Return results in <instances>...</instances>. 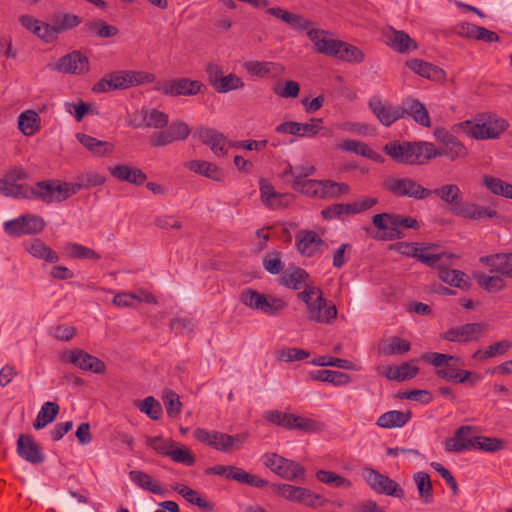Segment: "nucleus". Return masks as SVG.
Here are the masks:
<instances>
[{
  "label": "nucleus",
  "instance_id": "obj_16",
  "mask_svg": "<svg viewBox=\"0 0 512 512\" xmlns=\"http://www.w3.org/2000/svg\"><path fill=\"white\" fill-rule=\"evenodd\" d=\"M487 330L488 324L484 322L467 323L448 329L441 337L447 341L464 343L478 340Z\"/></svg>",
  "mask_w": 512,
  "mask_h": 512
},
{
  "label": "nucleus",
  "instance_id": "obj_15",
  "mask_svg": "<svg viewBox=\"0 0 512 512\" xmlns=\"http://www.w3.org/2000/svg\"><path fill=\"white\" fill-rule=\"evenodd\" d=\"M298 252L305 257L320 256L328 247L325 241L312 230H299L295 235Z\"/></svg>",
  "mask_w": 512,
  "mask_h": 512
},
{
  "label": "nucleus",
  "instance_id": "obj_4",
  "mask_svg": "<svg viewBox=\"0 0 512 512\" xmlns=\"http://www.w3.org/2000/svg\"><path fill=\"white\" fill-rule=\"evenodd\" d=\"M372 223L378 230L382 231L379 239L390 241L404 237L400 228H419V223L415 218L393 213L376 214L372 217Z\"/></svg>",
  "mask_w": 512,
  "mask_h": 512
},
{
  "label": "nucleus",
  "instance_id": "obj_35",
  "mask_svg": "<svg viewBox=\"0 0 512 512\" xmlns=\"http://www.w3.org/2000/svg\"><path fill=\"white\" fill-rule=\"evenodd\" d=\"M419 372L417 366L411 365L410 362H403L399 366L387 365L380 371L389 380L398 382L414 378Z\"/></svg>",
  "mask_w": 512,
  "mask_h": 512
},
{
  "label": "nucleus",
  "instance_id": "obj_11",
  "mask_svg": "<svg viewBox=\"0 0 512 512\" xmlns=\"http://www.w3.org/2000/svg\"><path fill=\"white\" fill-rule=\"evenodd\" d=\"M45 227L43 218L37 215H21L18 218L4 222L3 228L6 234L12 237L36 234Z\"/></svg>",
  "mask_w": 512,
  "mask_h": 512
},
{
  "label": "nucleus",
  "instance_id": "obj_42",
  "mask_svg": "<svg viewBox=\"0 0 512 512\" xmlns=\"http://www.w3.org/2000/svg\"><path fill=\"white\" fill-rule=\"evenodd\" d=\"M413 480L416 484L418 494L422 503L425 505L433 502V486L429 474L426 472H417L413 475Z\"/></svg>",
  "mask_w": 512,
  "mask_h": 512
},
{
  "label": "nucleus",
  "instance_id": "obj_54",
  "mask_svg": "<svg viewBox=\"0 0 512 512\" xmlns=\"http://www.w3.org/2000/svg\"><path fill=\"white\" fill-rule=\"evenodd\" d=\"M28 251L34 257L50 263H56L59 260L58 255L40 239H35L30 244Z\"/></svg>",
  "mask_w": 512,
  "mask_h": 512
},
{
  "label": "nucleus",
  "instance_id": "obj_21",
  "mask_svg": "<svg viewBox=\"0 0 512 512\" xmlns=\"http://www.w3.org/2000/svg\"><path fill=\"white\" fill-rule=\"evenodd\" d=\"M307 35L318 53L329 57H334L339 53L342 41L328 37L329 32L312 28L308 30Z\"/></svg>",
  "mask_w": 512,
  "mask_h": 512
},
{
  "label": "nucleus",
  "instance_id": "obj_51",
  "mask_svg": "<svg viewBox=\"0 0 512 512\" xmlns=\"http://www.w3.org/2000/svg\"><path fill=\"white\" fill-rule=\"evenodd\" d=\"M286 307L287 303L282 298L271 294H264L259 312L269 316H277L286 309Z\"/></svg>",
  "mask_w": 512,
  "mask_h": 512
},
{
  "label": "nucleus",
  "instance_id": "obj_24",
  "mask_svg": "<svg viewBox=\"0 0 512 512\" xmlns=\"http://www.w3.org/2000/svg\"><path fill=\"white\" fill-rule=\"evenodd\" d=\"M197 136L204 145L210 147L216 156L221 157L227 154L230 143L221 132L212 128H201L198 130Z\"/></svg>",
  "mask_w": 512,
  "mask_h": 512
},
{
  "label": "nucleus",
  "instance_id": "obj_9",
  "mask_svg": "<svg viewBox=\"0 0 512 512\" xmlns=\"http://www.w3.org/2000/svg\"><path fill=\"white\" fill-rule=\"evenodd\" d=\"M273 490L291 502H296L311 508L323 506L327 502L322 495L316 494L304 487L290 484H275L273 485Z\"/></svg>",
  "mask_w": 512,
  "mask_h": 512
},
{
  "label": "nucleus",
  "instance_id": "obj_58",
  "mask_svg": "<svg viewBox=\"0 0 512 512\" xmlns=\"http://www.w3.org/2000/svg\"><path fill=\"white\" fill-rule=\"evenodd\" d=\"M310 356V353L307 350L295 348V347H285L276 351V359L282 362H293V361H301L307 359Z\"/></svg>",
  "mask_w": 512,
  "mask_h": 512
},
{
  "label": "nucleus",
  "instance_id": "obj_55",
  "mask_svg": "<svg viewBox=\"0 0 512 512\" xmlns=\"http://www.w3.org/2000/svg\"><path fill=\"white\" fill-rule=\"evenodd\" d=\"M483 183L493 194L512 199V184L492 176H484Z\"/></svg>",
  "mask_w": 512,
  "mask_h": 512
},
{
  "label": "nucleus",
  "instance_id": "obj_28",
  "mask_svg": "<svg viewBox=\"0 0 512 512\" xmlns=\"http://www.w3.org/2000/svg\"><path fill=\"white\" fill-rule=\"evenodd\" d=\"M403 118L409 116L423 127H431V119L427 108L418 99L406 98L402 101Z\"/></svg>",
  "mask_w": 512,
  "mask_h": 512
},
{
  "label": "nucleus",
  "instance_id": "obj_29",
  "mask_svg": "<svg viewBox=\"0 0 512 512\" xmlns=\"http://www.w3.org/2000/svg\"><path fill=\"white\" fill-rule=\"evenodd\" d=\"M406 66L414 73L432 81H443L446 76V73L442 68L421 59H410L406 62Z\"/></svg>",
  "mask_w": 512,
  "mask_h": 512
},
{
  "label": "nucleus",
  "instance_id": "obj_39",
  "mask_svg": "<svg viewBox=\"0 0 512 512\" xmlns=\"http://www.w3.org/2000/svg\"><path fill=\"white\" fill-rule=\"evenodd\" d=\"M130 480L138 487L157 495H164L166 490L155 481L150 475L140 470L129 472Z\"/></svg>",
  "mask_w": 512,
  "mask_h": 512
},
{
  "label": "nucleus",
  "instance_id": "obj_14",
  "mask_svg": "<svg viewBox=\"0 0 512 512\" xmlns=\"http://www.w3.org/2000/svg\"><path fill=\"white\" fill-rule=\"evenodd\" d=\"M62 361L96 374H102L106 370V365L102 360L79 348L65 351L62 355Z\"/></svg>",
  "mask_w": 512,
  "mask_h": 512
},
{
  "label": "nucleus",
  "instance_id": "obj_19",
  "mask_svg": "<svg viewBox=\"0 0 512 512\" xmlns=\"http://www.w3.org/2000/svg\"><path fill=\"white\" fill-rule=\"evenodd\" d=\"M203 84L199 81H191L187 78L178 80L158 82L155 89L163 94L171 96L196 95L200 92Z\"/></svg>",
  "mask_w": 512,
  "mask_h": 512
},
{
  "label": "nucleus",
  "instance_id": "obj_22",
  "mask_svg": "<svg viewBox=\"0 0 512 512\" xmlns=\"http://www.w3.org/2000/svg\"><path fill=\"white\" fill-rule=\"evenodd\" d=\"M337 317V308L322 295H318L308 308V318L318 323L330 324Z\"/></svg>",
  "mask_w": 512,
  "mask_h": 512
},
{
  "label": "nucleus",
  "instance_id": "obj_27",
  "mask_svg": "<svg viewBox=\"0 0 512 512\" xmlns=\"http://www.w3.org/2000/svg\"><path fill=\"white\" fill-rule=\"evenodd\" d=\"M109 172L118 181L137 186L142 185L147 179V175L140 168L128 164H117L109 167Z\"/></svg>",
  "mask_w": 512,
  "mask_h": 512
},
{
  "label": "nucleus",
  "instance_id": "obj_30",
  "mask_svg": "<svg viewBox=\"0 0 512 512\" xmlns=\"http://www.w3.org/2000/svg\"><path fill=\"white\" fill-rule=\"evenodd\" d=\"M437 138L444 144L443 152H439V156L444 155L450 160H455L456 158H463L467 155L466 147L449 132L440 131L437 134Z\"/></svg>",
  "mask_w": 512,
  "mask_h": 512
},
{
  "label": "nucleus",
  "instance_id": "obj_52",
  "mask_svg": "<svg viewBox=\"0 0 512 512\" xmlns=\"http://www.w3.org/2000/svg\"><path fill=\"white\" fill-rule=\"evenodd\" d=\"M52 26L54 27L57 35L76 27L80 24L81 20L78 16L69 13L54 14L51 18Z\"/></svg>",
  "mask_w": 512,
  "mask_h": 512
},
{
  "label": "nucleus",
  "instance_id": "obj_17",
  "mask_svg": "<svg viewBox=\"0 0 512 512\" xmlns=\"http://www.w3.org/2000/svg\"><path fill=\"white\" fill-rule=\"evenodd\" d=\"M89 69V59L77 50L62 56L54 65V70L74 75L85 74Z\"/></svg>",
  "mask_w": 512,
  "mask_h": 512
},
{
  "label": "nucleus",
  "instance_id": "obj_45",
  "mask_svg": "<svg viewBox=\"0 0 512 512\" xmlns=\"http://www.w3.org/2000/svg\"><path fill=\"white\" fill-rule=\"evenodd\" d=\"M313 129V126L308 125V123L288 121L279 124L276 127V132L298 137H313L315 136V131Z\"/></svg>",
  "mask_w": 512,
  "mask_h": 512
},
{
  "label": "nucleus",
  "instance_id": "obj_1",
  "mask_svg": "<svg viewBox=\"0 0 512 512\" xmlns=\"http://www.w3.org/2000/svg\"><path fill=\"white\" fill-rule=\"evenodd\" d=\"M383 151L403 165H422L440 155L433 143L423 141H390L383 147Z\"/></svg>",
  "mask_w": 512,
  "mask_h": 512
},
{
  "label": "nucleus",
  "instance_id": "obj_57",
  "mask_svg": "<svg viewBox=\"0 0 512 512\" xmlns=\"http://www.w3.org/2000/svg\"><path fill=\"white\" fill-rule=\"evenodd\" d=\"M316 478L320 482L330 485L332 487H344V488L352 487V482L349 479H347L335 472H332V471L318 470L316 472Z\"/></svg>",
  "mask_w": 512,
  "mask_h": 512
},
{
  "label": "nucleus",
  "instance_id": "obj_2",
  "mask_svg": "<svg viewBox=\"0 0 512 512\" xmlns=\"http://www.w3.org/2000/svg\"><path fill=\"white\" fill-rule=\"evenodd\" d=\"M155 75L144 71L121 70L106 74L93 85V92L106 93L113 90H124L144 83H151Z\"/></svg>",
  "mask_w": 512,
  "mask_h": 512
},
{
  "label": "nucleus",
  "instance_id": "obj_41",
  "mask_svg": "<svg viewBox=\"0 0 512 512\" xmlns=\"http://www.w3.org/2000/svg\"><path fill=\"white\" fill-rule=\"evenodd\" d=\"M76 138L87 150L97 156L109 154L114 148L112 143L98 140L84 133H77Z\"/></svg>",
  "mask_w": 512,
  "mask_h": 512
},
{
  "label": "nucleus",
  "instance_id": "obj_12",
  "mask_svg": "<svg viewBox=\"0 0 512 512\" xmlns=\"http://www.w3.org/2000/svg\"><path fill=\"white\" fill-rule=\"evenodd\" d=\"M190 128L184 121L177 120L170 123L164 129L152 133L149 136V144L152 147H164L176 141H183L188 138Z\"/></svg>",
  "mask_w": 512,
  "mask_h": 512
},
{
  "label": "nucleus",
  "instance_id": "obj_50",
  "mask_svg": "<svg viewBox=\"0 0 512 512\" xmlns=\"http://www.w3.org/2000/svg\"><path fill=\"white\" fill-rule=\"evenodd\" d=\"M312 379L335 385H345L350 381L348 374L334 370H316L310 373Z\"/></svg>",
  "mask_w": 512,
  "mask_h": 512
},
{
  "label": "nucleus",
  "instance_id": "obj_53",
  "mask_svg": "<svg viewBox=\"0 0 512 512\" xmlns=\"http://www.w3.org/2000/svg\"><path fill=\"white\" fill-rule=\"evenodd\" d=\"M504 440L496 437L475 436L473 437L472 447L486 452H497L505 448Z\"/></svg>",
  "mask_w": 512,
  "mask_h": 512
},
{
  "label": "nucleus",
  "instance_id": "obj_3",
  "mask_svg": "<svg viewBox=\"0 0 512 512\" xmlns=\"http://www.w3.org/2000/svg\"><path fill=\"white\" fill-rule=\"evenodd\" d=\"M463 132L474 139H497L507 130L509 123L496 114H481L474 121L467 120L459 124Z\"/></svg>",
  "mask_w": 512,
  "mask_h": 512
},
{
  "label": "nucleus",
  "instance_id": "obj_56",
  "mask_svg": "<svg viewBox=\"0 0 512 512\" xmlns=\"http://www.w3.org/2000/svg\"><path fill=\"white\" fill-rule=\"evenodd\" d=\"M231 480L257 488H263L268 485L266 480L255 474H250L237 466H234L233 472L231 474Z\"/></svg>",
  "mask_w": 512,
  "mask_h": 512
},
{
  "label": "nucleus",
  "instance_id": "obj_10",
  "mask_svg": "<svg viewBox=\"0 0 512 512\" xmlns=\"http://www.w3.org/2000/svg\"><path fill=\"white\" fill-rule=\"evenodd\" d=\"M361 476L370 488L378 494L396 498L404 497L403 488L395 480L371 467H364L361 471Z\"/></svg>",
  "mask_w": 512,
  "mask_h": 512
},
{
  "label": "nucleus",
  "instance_id": "obj_26",
  "mask_svg": "<svg viewBox=\"0 0 512 512\" xmlns=\"http://www.w3.org/2000/svg\"><path fill=\"white\" fill-rule=\"evenodd\" d=\"M18 455L31 464H40L44 461V455L39 445L29 434H21L17 440Z\"/></svg>",
  "mask_w": 512,
  "mask_h": 512
},
{
  "label": "nucleus",
  "instance_id": "obj_18",
  "mask_svg": "<svg viewBox=\"0 0 512 512\" xmlns=\"http://www.w3.org/2000/svg\"><path fill=\"white\" fill-rule=\"evenodd\" d=\"M32 189V199L41 200L46 204L65 201L62 181L60 180L39 181Z\"/></svg>",
  "mask_w": 512,
  "mask_h": 512
},
{
  "label": "nucleus",
  "instance_id": "obj_64",
  "mask_svg": "<svg viewBox=\"0 0 512 512\" xmlns=\"http://www.w3.org/2000/svg\"><path fill=\"white\" fill-rule=\"evenodd\" d=\"M244 85L240 77L234 73H230L218 81L215 91L218 93H227L232 90L242 89Z\"/></svg>",
  "mask_w": 512,
  "mask_h": 512
},
{
  "label": "nucleus",
  "instance_id": "obj_44",
  "mask_svg": "<svg viewBox=\"0 0 512 512\" xmlns=\"http://www.w3.org/2000/svg\"><path fill=\"white\" fill-rule=\"evenodd\" d=\"M439 279L450 286L458 287L461 289H468L470 286L469 279L466 274L456 269L450 270L444 267H440Z\"/></svg>",
  "mask_w": 512,
  "mask_h": 512
},
{
  "label": "nucleus",
  "instance_id": "obj_46",
  "mask_svg": "<svg viewBox=\"0 0 512 512\" xmlns=\"http://www.w3.org/2000/svg\"><path fill=\"white\" fill-rule=\"evenodd\" d=\"M497 215L495 209L480 206L474 203H465L462 210L458 212V216L473 220L484 218H493Z\"/></svg>",
  "mask_w": 512,
  "mask_h": 512
},
{
  "label": "nucleus",
  "instance_id": "obj_38",
  "mask_svg": "<svg viewBox=\"0 0 512 512\" xmlns=\"http://www.w3.org/2000/svg\"><path fill=\"white\" fill-rule=\"evenodd\" d=\"M185 167L199 175L210 178L214 181H222L224 174L220 168L208 161L192 160L185 164Z\"/></svg>",
  "mask_w": 512,
  "mask_h": 512
},
{
  "label": "nucleus",
  "instance_id": "obj_61",
  "mask_svg": "<svg viewBox=\"0 0 512 512\" xmlns=\"http://www.w3.org/2000/svg\"><path fill=\"white\" fill-rule=\"evenodd\" d=\"M335 57L351 63H361L364 60V54L358 47L343 41L342 46L339 48V53Z\"/></svg>",
  "mask_w": 512,
  "mask_h": 512
},
{
  "label": "nucleus",
  "instance_id": "obj_36",
  "mask_svg": "<svg viewBox=\"0 0 512 512\" xmlns=\"http://www.w3.org/2000/svg\"><path fill=\"white\" fill-rule=\"evenodd\" d=\"M266 13L281 19L283 22L297 30H308L311 25V22L302 15L291 13L279 7L268 8Z\"/></svg>",
  "mask_w": 512,
  "mask_h": 512
},
{
  "label": "nucleus",
  "instance_id": "obj_31",
  "mask_svg": "<svg viewBox=\"0 0 512 512\" xmlns=\"http://www.w3.org/2000/svg\"><path fill=\"white\" fill-rule=\"evenodd\" d=\"M472 430L471 426L459 427L453 437L445 440L444 446L447 452H463L472 447L473 437L469 438V434Z\"/></svg>",
  "mask_w": 512,
  "mask_h": 512
},
{
  "label": "nucleus",
  "instance_id": "obj_5",
  "mask_svg": "<svg viewBox=\"0 0 512 512\" xmlns=\"http://www.w3.org/2000/svg\"><path fill=\"white\" fill-rule=\"evenodd\" d=\"M194 437L201 443H204L215 450L223 453H230L233 450L240 449L247 439V434L240 433L229 435L216 430H206L198 428L194 431Z\"/></svg>",
  "mask_w": 512,
  "mask_h": 512
},
{
  "label": "nucleus",
  "instance_id": "obj_8",
  "mask_svg": "<svg viewBox=\"0 0 512 512\" xmlns=\"http://www.w3.org/2000/svg\"><path fill=\"white\" fill-rule=\"evenodd\" d=\"M263 463L273 473L285 480H305V468L301 464L276 453H266L263 456Z\"/></svg>",
  "mask_w": 512,
  "mask_h": 512
},
{
  "label": "nucleus",
  "instance_id": "obj_6",
  "mask_svg": "<svg viewBox=\"0 0 512 512\" xmlns=\"http://www.w3.org/2000/svg\"><path fill=\"white\" fill-rule=\"evenodd\" d=\"M292 188L303 195L316 199L337 197L347 193L349 190L348 185L332 180L297 181L292 183Z\"/></svg>",
  "mask_w": 512,
  "mask_h": 512
},
{
  "label": "nucleus",
  "instance_id": "obj_63",
  "mask_svg": "<svg viewBox=\"0 0 512 512\" xmlns=\"http://www.w3.org/2000/svg\"><path fill=\"white\" fill-rule=\"evenodd\" d=\"M264 294L252 288H245L240 294V302L251 310L260 311Z\"/></svg>",
  "mask_w": 512,
  "mask_h": 512
},
{
  "label": "nucleus",
  "instance_id": "obj_20",
  "mask_svg": "<svg viewBox=\"0 0 512 512\" xmlns=\"http://www.w3.org/2000/svg\"><path fill=\"white\" fill-rule=\"evenodd\" d=\"M369 108L384 126H390L403 118L401 106L384 103L379 97H373L369 101Z\"/></svg>",
  "mask_w": 512,
  "mask_h": 512
},
{
  "label": "nucleus",
  "instance_id": "obj_33",
  "mask_svg": "<svg viewBox=\"0 0 512 512\" xmlns=\"http://www.w3.org/2000/svg\"><path fill=\"white\" fill-rule=\"evenodd\" d=\"M310 279L309 273L300 267H289L279 278L280 285L292 289L299 290Z\"/></svg>",
  "mask_w": 512,
  "mask_h": 512
},
{
  "label": "nucleus",
  "instance_id": "obj_60",
  "mask_svg": "<svg viewBox=\"0 0 512 512\" xmlns=\"http://www.w3.org/2000/svg\"><path fill=\"white\" fill-rule=\"evenodd\" d=\"M145 127L162 129L167 126L169 118L168 115L157 109L145 108Z\"/></svg>",
  "mask_w": 512,
  "mask_h": 512
},
{
  "label": "nucleus",
  "instance_id": "obj_25",
  "mask_svg": "<svg viewBox=\"0 0 512 512\" xmlns=\"http://www.w3.org/2000/svg\"><path fill=\"white\" fill-rule=\"evenodd\" d=\"M459 363L460 362L451 361L448 367L438 369L436 371V375L446 381H452L454 383H469L472 386L475 385L479 381L480 376L468 370L459 369Z\"/></svg>",
  "mask_w": 512,
  "mask_h": 512
},
{
  "label": "nucleus",
  "instance_id": "obj_47",
  "mask_svg": "<svg viewBox=\"0 0 512 512\" xmlns=\"http://www.w3.org/2000/svg\"><path fill=\"white\" fill-rule=\"evenodd\" d=\"M410 347L411 345L407 340L397 336H393L382 342L378 350L379 353L387 356L394 354L402 355L408 352L410 350Z\"/></svg>",
  "mask_w": 512,
  "mask_h": 512
},
{
  "label": "nucleus",
  "instance_id": "obj_23",
  "mask_svg": "<svg viewBox=\"0 0 512 512\" xmlns=\"http://www.w3.org/2000/svg\"><path fill=\"white\" fill-rule=\"evenodd\" d=\"M437 196L442 202L447 204L453 215L458 216L465 203L462 202V193L456 184H445L439 188L430 189V196Z\"/></svg>",
  "mask_w": 512,
  "mask_h": 512
},
{
  "label": "nucleus",
  "instance_id": "obj_43",
  "mask_svg": "<svg viewBox=\"0 0 512 512\" xmlns=\"http://www.w3.org/2000/svg\"><path fill=\"white\" fill-rule=\"evenodd\" d=\"M173 489L178 492L186 501L196 505L204 511H212L214 509V505L212 503L202 498L196 490H193L186 485L176 484L173 486Z\"/></svg>",
  "mask_w": 512,
  "mask_h": 512
},
{
  "label": "nucleus",
  "instance_id": "obj_40",
  "mask_svg": "<svg viewBox=\"0 0 512 512\" xmlns=\"http://www.w3.org/2000/svg\"><path fill=\"white\" fill-rule=\"evenodd\" d=\"M339 149L342 150L343 152L361 155L374 161L382 160V156L379 153L372 150L366 143L358 140H344L343 142L340 143Z\"/></svg>",
  "mask_w": 512,
  "mask_h": 512
},
{
  "label": "nucleus",
  "instance_id": "obj_37",
  "mask_svg": "<svg viewBox=\"0 0 512 512\" xmlns=\"http://www.w3.org/2000/svg\"><path fill=\"white\" fill-rule=\"evenodd\" d=\"M411 417L412 413L410 411L391 410L383 413L377 419L376 424L385 429L401 428L408 423Z\"/></svg>",
  "mask_w": 512,
  "mask_h": 512
},
{
  "label": "nucleus",
  "instance_id": "obj_49",
  "mask_svg": "<svg viewBox=\"0 0 512 512\" xmlns=\"http://www.w3.org/2000/svg\"><path fill=\"white\" fill-rule=\"evenodd\" d=\"M246 71L257 77H265L271 73L283 71V67L273 62L248 61L244 64Z\"/></svg>",
  "mask_w": 512,
  "mask_h": 512
},
{
  "label": "nucleus",
  "instance_id": "obj_62",
  "mask_svg": "<svg viewBox=\"0 0 512 512\" xmlns=\"http://www.w3.org/2000/svg\"><path fill=\"white\" fill-rule=\"evenodd\" d=\"M136 405L142 413H145L152 420H159L162 415V407L159 401L152 396L146 397Z\"/></svg>",
  "mask_w": 512,
  "mask_h": 512
},
{
  "label": "nucleus",
  "instance_id": "obj_7",
  "mask_svg": "<svg viewBox=\"0 0 512 512\" xmlns=\"http://www.w3.org/2000/svg\"><path fill=\"white\" fill-rule=\"evenodd\" d=\"M384 189L395 197L424 200L430 197V189L423 187L410 177H388L383 182Z\"/></svg>",
  "mask_w": 512,
  "mask_h": 512
},
{
  "label": "nucleus",
  "instance_id": "obj_13",
  "mask_svg": "<svg viewBox=\"0 0 512 512\" xmlns=\"http://www.w3.org/2000/svg\"><path fill=\"white\" fill-rule=\"evenodd\" d=\"M433 248L434 245H430L424 247L423 249H419L416 243L410 242H398L392 246V249H394L398 253L404 256L416 258L418 261L422 262L428 267H435L444 256H447L448 258L455 257L453 254L429 253V250Z\"/></svg>",
  "mask_w": 512,
  "mask_h": 512
},
{
  "label": "nucleus",
  "instance_id": "obj_34",
  "mask_svg": "<svg viewBox=\"0 0 512 512\" xmlns=\"http://www.w3.org/2000/svg\"><path fill=\"white\" fill-rule=\"evenodd\" d=\"M480 261L488 265L492 272L500 273L507 277L512 273V253H497L483 256Z\"/></svg>",
  "mask_w": 512,
  "mask_h": 512
},
{
  "label": "nucleus",
  "instance_id": "obj_32",
  "mask_svg": "<svg viewBox=\"0 0 512 512\" xmlns=\"http://www.w3.org/2000/svg\"><path fill=\"white\" fill-rule=\"evenodd\" d=\"M387 44L399 53H407L417 49V43L401 30L390 27L386 33Z\"/></svg>",
  "mask_w": 512,
  "mask_h": 512
},
{
  "label": "nucleus",
  "instance_id": "obj_48",
  "mask_svg": "<svg viewBox=\"0 0 512 512\" xmlns=\"http://www.w3.org/2000/svg\"><path fill=\"white\" fill-rule=\"evenodd\" d=\"M59 412V405L55 402H45L37 414L33 427L40 430L54 421Z\"/></svg>",
  "mask_w": 512,
  "mask_h": 512
},
{
  "label": "nucleus",
  "instance_id": "obj_59",
  "mask_svg": "<svg viewBox=\"0 0 512 512\" xmlns=\"http://www.w3.org/2000/svg\"><path fill=\"white\" fill-rule=\"evenodd\" d=\"M37 120L38 114L36 112L31 110L25 111L18 118L19 129L25 135H33L38 129Z\"/></svg>",
  "mask_w": 512,
  "mask_h": 512
}]
</instances>
